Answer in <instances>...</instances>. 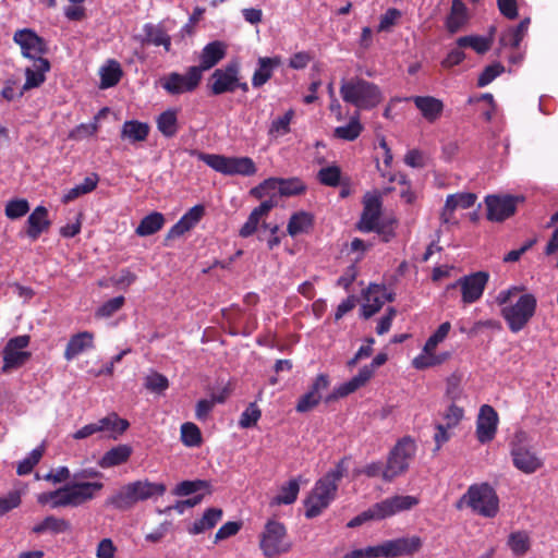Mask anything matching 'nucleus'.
I'll return each mask as SVG.
<instances>
[{
	"label": "nucleus",
	"mask_w": 558,
	"mask_h": 558,
	"mask_svg": "<svg viewBox=\"0 0 558 558\" xmlns=\"http://www.w3.org/2000/svg\"><path fill=\"white\" fill-rule=\"evenodd\" d=\"M340 95L344 102L353 105L360 110H369L383 101L380 88L373 82L361 77L343 81Z\"/></svg>",
	"instance_id": "4"
},
{
	"label": "nucleus",
	"mask_w": 558,
	"mask_h": 558,
	"mask_svg": "<svg viewBox=\"0 0 558 558\" xmlns=\"http://www.w3.org/2000/svg\"><path fill=\"white\" fill-rule=\"evenodd\" d=\"M227 45L222 41L215 40L207 44L199 54L201 75L203 72L214 68L219 61H221L227 54Z\"/></svg>",
	"instance_id": "30"
},
{
	"label": "nucleus",
	"mask_w": 558,
	"mask_h": 558,
	"mask_svg": "<svg viewBox=\"0 0 558 558\" xmlns=\"http://www.w3.org/2000/svg\"><path fill=\"white\" fill-rule=\"evenodd\" d=\"M460 48L470 47L477 53H484L489 50L492 46V39L483 36H464L457 40Z\"/></svg>",
	"instance_id": "54"
},
{
	"label": "nucleus",
	"mask_w": 558,
	"mask_h": 558,
	"mask_svg": "<svg viewBox=\"0 0 558 558\" xmlns=\"http://www.w3.org/2000/svg\"><path fill=\"white\" fill-rule=\"evenodd\" d=\"M363 131L359 114L352 117L347 125L333 130V136L343 141L356 140Z\"/></svg>",
	"instance_id": "50"
},
{
	"label": "nucleus",
	"mask_w": 558,
	"mask_h": 558,
	"mask_svg": "<svg viewBox=\"0 0 558 558\" xmlns=\"http://www.w3.org/2000/svg\"><path fill=\"white\" fill-rule=\"evenodd\" d=\"M44 454V448L43 447H38V448H35L34 450H32L27 457H25L19 464H17V469H16V472L19 475H27L29 474L34 466L36 464H38V462L40 461L41 457Z\"/></svg>",
	"instance_id": "58"
},
{
	"label": "nucleus",
	"mask_w": 558,
	"mask_h": 558,
	"mask_svg": "<svg viewBox=\"0 0 558 558\" xmlns=\"http://www.w3.org/2000/svg\"><path fill=\"white\" fill-rule=\"evenodd\" d=\"M143 45L162 46L167 52L171 49V37L161 25L147 23L143 27Z\"/></svg>",
	"instance_id": "34"
},
{
	"label": "nucleus",
	"mask_w": 558,
	"mask_h": 558,
	"mask_svg": "<svg viewBox=\"0 0 558 558\" xmlns=\"http://www.w3.org/2000/svg\"><path fill=\"white\" fill-rule=\"evenodd\" d=\"M329 384L327 374L317 375L310 390L299 399L295 410L300 413H305L314 409L322 400L320 392L327 389Z\"/></svg>",
	"instance_id": "23"
},
{
	"label": "nucleus",
	"mask_w": 558,
	"mask_h": 558,
	"mask_svg": "<svg viewBox=\"0 0 558 558\" xmlns=\"http://www.w3.org/2000/svg\"><path fill=\"white\" fill-rule=\"evenodd\" d=\"M498 422V413L493 407L488 404L481 407L476 420V437L481 444H487L495 438Z\"/></svg>",
	"instance_id": "17"
},
{
	"label": "nucleus",
	"mask_w": 558,
	"mask_h": 558,
	"mask_svg": "<svg viewBox=\"0 0 558 558\" xmlns=\"http://www.w3.org/2000/svg\"><path fill=\"white\" fill-rule=\"evenodd\" d=\"M496 303L501 307L500 315L512 332L525 328L537 307L536 296L518 286L500 291L496 296Z\"/></svg>",
	"instance_id": "1"
},
{
	"label": "nucleus",
	"mask_w": 558,
	"mask_h": 558,
	"mask_svg": "<svg viewBox=\"0 0 558 558\" xmlns=\"http://www.w3.org/2000/svg\"><path fill=\"white\" fill-rule=\"evenodd\" d=\"M118 551L111 538H102L96 548L97 558H114Z\"/></svg>",
	"instance_id": "64"
},
{
	"label": "nucleus",
	"mask_w": 558,
	"mask_h": 558,
	"mask_svg": "<svg viewBox=\"0 0 558 558\" xmlns=\"http://www.w3.org/2000/svg\"><path fill=\"white\" fill-rule=\"evenodd\" d=\"M205 215V207L204 205H195L194 207L190 208L181 218L180 220L173 225L169 232L167 238L168 239H175L191 229H193L204 217Z\"/></svg>",
	"instance_id": "29"
},
{
	"label": "nucleus",
	"mask_w": 558,
	"mask_h": 558,
	"mask_svg": "<svg viewBox=\"0 0 558 558\" xmlns=\"http://www.w3.org/2000/svg\"><path fill=\"white\" fill-rule=\"evenodd\" d=\"M317 179L323 185L332 187H336L348 181V179L342 177L341 168L335 163L323 167L317 173Z\"/></svg>",
	"instance_id": "47"
},
{
	"label": "nucleus",
	"mask_w": 558,
	"mask_h": 558,
	"mask_svg": "<svg viewBox=\"0 0 558 558\" xmlns=\"http://www.w3.org/2000/svg\"><path fill=\"white\" fill-rule=\"evenodd\" d=\"M125 299L123 296H116L107 302L96 311V316L99 318H107L120 311L124 305Z\"/></svg>",
	"instance_id": "59"
},
{
	"label": "nucleus",
	"mask_w": 558,
	"mask_h": 558,
	"mask_svg": "<svg viewBox=\"0 0 558 558\" xmlns=\"http://www.w3.org/2000/svg\"><path fill=\"white\" fill-rule=\"evenodd\" d=\"M259 547L267 558L289 553L292 545L288 541L286 526L277 520L267 521L259 536Z\"/></svg>",
	"instance_id": "11"
},
{
	"label": "nucleus",
	"mask_w": 558,
	"mask_h": 558,
	"mask_svg": "<svg viewBox=\"0 0 558 558\" xmlns=\"http://www.w3.org/2000/svg\"><path fill=\"white\" fill-rule=\"evenodd\" d=\"M422 547V539L418 536L400 537L386 541L380 544L381 555L385 558H396L404 555H413Z\"/></svg>",
	"instance_id": "19"
},
{
	"label": "nucleus",
	"mask_w": 558,
	"mask_h": 558,
	"mask_svg": "<svg viewBox=\"0 0 558 558\" xmlns=\"http://www.w3.org/2000/svg\"><path fill=\"white\" fill-rule=\"evenodd\" d=\"M102 474L94 470H84L74 474V480L63 486L68 507H78L95 499L104 489L100 481L86 482L89 477H101Z\"/></svg>",
	"instance_id": "6"
},
{
	"label": "nucleus",
	"mask_w": 558,
	"mask_h": 558,
	"mask_svg": "<svg viewBox=\"0 0 558 558\" xmlns=\"http://www.w3.org/2000/svg\"><path fill=\"white\" fill-rule=\"evenodd\" d=\"M300 482L298 478H291L282 484L276 496L270 500L271 506L292 505L299 496Z\"/></svg>",
	"instance_id": "37"
},
{
	"label": "nucleus",
	"mask_w": 558,
	"mask_h": 558,
	"mask_svg": "<svg viewBox=\"0 0 558 558\" xmlns=\"http://www.w3.org/2000/svg\"><path fill=\"white\" fill-rule=\"evenodd\" d=\"M68 531H70V523L54 515L45 517L41 521L35 523L31 530L35 535H43L45 533L61 534Z\"/></svg>",
	"instance_id": "35"
},
{
	"label": "nucleus",
	"mask_w": 558,
	"mask_h": 558,
	"mask_svg": "<svg viewBox=\"0 0 558 558\" xmlns=\"http://www.w3.org/2000/svg\"><path fill=\"white\" fill-rule=\"evenodd\" d=\"M179 109H168L156 120L158 131L166 137H173L179 131Z\"/></svg>",
	"instance_id": "41"
},
{
	"label": "nucleus",
	"mask_w": 558,
	"mask_h": 558,
	"mask_svg": "<svg viewBox=\"0 0 558 558\" xmlns=\"http://www.w3.org/2000/svg\"><path fill=\"white\" fill-rule=\"evenodd\" d=\"M181 441L185 447L195 448L203 444L202 432L199 427L192 423L186 422L181 425Z\"/></svg>",
	"instance_id": "51"
},
{
	"label": "nucleus",
	"mask_w": 558,
	"mask_h": 558,
	"mask_svg": "<svg viewBox=\"0 0 558 558\" xmlns=\"http://www.w3.org/2000/svg\"><path fill=\"white\" fill-rule=\"evenodd\" d=\"M166 486L161 483L137 481L122 486L117 493L110 496L107 504L119 510H126L136 502L146 500L153 496H161Z\"/></svg>",
	"instance_id": "5"
},
{
	"label": "nucleus",
	"mask_w": 558,
	"mask_h": 558,
	"mask_svg": "<svg viewBox=\"0 0 558 558\" xmlns=\"http://www.w3.org/2000/svg\"><path fill=\"white\" fill-rule=\"evenodd\" d=\"M314 225V218L306 211H298L291 216L287 226V232L292 238L308 233Z\"/></svg>",
	"instance_id": "39"
},
{
	"label": "nucleus",
	"mask_w": 558,
	"mask_h": 558,
	"mask_svg": "<svg viewBox=\"0 0 558 558\" xmlns=\"http://www.w3.org/2000/svg\"><path fill=\"white\" fill-rule=\"evenodd\" d=\"M463 505L482 517L494 518L499 510V498L495 489L487 483L476 484L469 487L457 507L461 508Z\"/></svg>",
	"instance_id": "7"
},
{
	"label": "nucleus",
	"mask_w": 558,
	"mask_h": 558,
	"mask_svg": "<svg viewBox=\"0 0 558 558\" xmlns=\"http://www.w3.org/2000/svg\"><path fill=\"white\" fill-rule=\"evenodd\" d=\"M391 294L387 288L381 284H371L364 294V303L362 305V315L369 318L376 314L386 302H390Z\"/></svg>",
	"instance_id": "22"
},
{
	"label": "nucleus",
	"mask_w": 558,
	"mask_h": 558,
	"mask_svg": "<svg viewBox=\"0 0 558 558\" xmlns=\"http://www.w3.org/2000/svg\"><path fill=\"white\" fill-rule=\"evenodd\" d=\"M344 471L345 466L343 461H341L315 483L304 501L306 518L313 519L329 507L336 498L338 484L342 478Z\"/></svg>",
	"instance_id": "2"
},
{
	"label": "nucleus",
	"mask_w": 558,
	"mask_h": 558,
	"mask_svg": "<svg viewBox=\"0 0 558 558\" xmlns=\"http://www.w3.org/2000/svg\"><path fill=\"white\" fill-rule=\"evenodd\" d=\"M144 386L151 392L162 393L169 388V380L165 375L153 371L144 378Z\"/></svg>",
	"instance_id": "56"
},
{
	"label": "nucleus",
	"mask_w": 558,
	"mask_h": 558,
	"mask_svg": "<svg viewBox=\"0 0 558 558\" xmlns=\"http://www.w3.org/2000/svg\"><path fill=\"white\" fill-rule=\"evenodd\" d=\"M281 64V58L275 57H260L257 60V66L252 77V85L254 88H259L265 85L272 76L274 71Z\"/></svg>",
	"instance_id": "31"
},
{
	"label": "nucleus",
	"mask_w": 558,
	"mask_h": 558,
	"mask_svg": "<svg viewBox=\"0 0 558 558\" xmlns=\"http://www.w3.org/2000/svg\"><path fill=\"white\" fill-rule=\"evenodd\" d=\"M404 163L411 168H424L427 165L428 157L418 149H410L404 155Z\"/></svg>",
	"instance_id": "63"
},
{
	"label": "nucleus",
	"mask_w": 558,
	"mask_h": 558,
	"mask_svg": "<svg viewBox=\"0 0 558 558\" xmlns=\"http://www.w3.org/2000/svg\"><path fill=\"white\" fill-rule=\"evenodd\" d=\"M50 226L48 209L45 206H37L26 220L25 233L32 241H36L43 233L49 231Z\"/></svg>",
	"instance_id": "26"
},
{
	"label": "nucleus",
	"mask_w": 558,
	"mask_h": 558,
	"mask_svg": "<svg viewBox=\"0 0 558 558\" xmlns=\"http://www.w3.org/2000/svg\"><path fill=\"white\" fill-rule=\"evenodd\" d=\"M122 70L120 64L110 60L100 70V87L109 88L117 85L121 78Z\"/></svg>",
	"instance_id": "48"
},
{
	"label": "nucleus",
	"mask_w": 558,
	"mask_h": 558,
	"mask_svg": "<svg viewBox=\"0 0 558 558\" xmlns=\"http://www.w3.org/2000/svg\"><path fill=\"white\" fill-rule=\"evenodd\" d=\"M165 221L162 214L154 211L141 220L135 232L140 236L151 235L162 229Z\"/></svg>",
	"instance_id": "46"
},
{
	"label": "nucleus",
	"mask_w": 558,
	"mask_h": 558,
	"mask_svg": "<svg viewBox=\"0 0 558 558\" xmlns=\"http://www.w3.org/2000/svg\"><path fill=\"white\" fill-rule=\"evenodd\" d=\"M373 368L363 366L359 373L345 383L333 388V390L325 398L327 403L348 397L356 390L365 387L374 377Z\"/></svg>",
	"instance_id": "16"
},
{
	"label": "nucleus",
	"mask_w": 558,
	"mask_h": 558,
	"mask_svg": "<svg viewBox=\"0 0 558 558\" xmlns=\"http://www.w3.org/2000/svg\"><path fill=\"white\" fill-rule=\"evenodd\" d=\"M50 71V63L45 58L34 60L32 66L25 69V83L19 92L23 96L25 92L39 87L46 81V73Z\"/></svg>",
	"instance_id": "28"
},
{
	"label": "nucleus",
	"mask_w": 558,
	"mask_h": 558,
	"mask_svg": "<svg viewBox=\"0 0 558 558\" xmlns=\"http://www.w3.org/2000/svg\"><path fill=\"white\" fill-rule=\"evenodd\" d=\"M201 490L210 494V484L207 481L195 480V481H183L179 483L174 489L173 495L179 497L190 496Z\"/></svg>",
	"instance_id": "52"
},
{
	"label": "nucleus",
	"mask_w": 558,
	"mask_h": 558,
	"mask_svg": "<svg viewBox=\"0 0 558 558\" xmlns=\"http://www.w3.org/2000/svg\"><path fill=\"white\" fill-rule=\"evenodd\" d=\"M148 134L149 125L137 120L125 121L121 130V137L131 144L146 141Z\"/></svg>",
	"instance_id": "36"
},
{
	"label": "nucleus",
	"mask_w": 558,
	"mask_h": 558,
	"mask_svg": "<svg viewBox=\"0 0 558 558\" xmlns=\"http://www.w3.org/2000/svg\"><path fill=\"white\" fill-rule=\"evenodd\" d=\"M222 517V510L218 508L207 509L199 520H196L193 525L189 529L191 534H201L207 530L213 529Z\"/></svg>",
	"instance_id": "43"
},
{
	"label": "nucleus",
	"mask_w": 558,
	"mask_h": 558,
	"mask_svg": "<svg viewBox=\"0 0 558 558\" xmlns=\"http://www.w3.org/2000/svg\"><path fill=\"white\" fill-rule=\"evenodd\" d=\"M99 182V177L97 173H92L87 175L83 183L75 185L74 187L70 189L63 196H62V203L69 204L76 198L92 193L94 190H96Z\"/></svg>",
	"instance_id": "42"
},
{
	"label": "nucleus",
	"mask_w": 558,
	"mask_h": 558,
	"mask_svg": "<svg viewBox=\"0 0 558 558\" xmlns=\"http://www.w3.org/2000/svg\"><path fill=\"white\" fill-rule=\"evenodd\" d=\"M197 156L208 167L225 175L251 177L257 172V167L251 157H228L205 153H198Z\"/></svg>",
	"instance_id": "9"
},
{
	"label": "nucleus",
	"mask_w": 558,
	"mask_h": 558,
	"mask_svg": "<svg viewBox=\"0 0 558 558\" xmlns=\"http://www.w3.org/2000/svg\"><path fill=\"white\" fill-rule=\"evenodd\" d=\"M468 21V9L462 0H452L447 27L451 33L458 32Z\"/></svg>",
	"instance_id": "44"
},
{
	"label": "nucleus",
	"mask_w": 558,
	"mask_h": 558,
	"mask_svg": "<svg viewBox=\"0 0 558 558\" xmlns=\"http://www.w3.org/2000/svg\"><path fill=\"white\" fill-rule=\"evenodd\" d=\"M304 185L298 179H279V194L284 196L300 194Z\"/></svg>",
	"instance_id": "61"
},
{
	"label": "nucleus",
	"mask_w": 558,
	"mask_h": 558,
	"mask_svg": "<svg viewBox=\"0 0 558 558\" xmlns=\"http://www.w3.org/2000/svg\"><path fill=\"white\" fill-rule=\"evenodd\" d=\"M14 41L21 47L24 57L36 60L46 53V41L31 29H21L14 34Z\"/></svg>",
	"instance_id": "18"
},
{
	"label": "nucleus",
	"mask_w": 558,
	"mask_h": 558,
	"mask_svg": "<svg viewBox=\"0 0 558 558\" xmlns=\"http://www.w3.org/2000/svg\"><path fill=\"white\" fill-rule=\"evenodd\" d=\"M488 281V274L478 271L469 276L460 278L456 283L449 288H459L461 292L462 302L464 304H472L477 302L485 290Z\"/></svg>",
	"instance_id": "14"
},
{
	"label": "nucleus",
	"mask_w": 558,
	"mask_h": 558,
	"mask_svg": "<svg viewBox=\"0 0 558 558\" xmlns=\"http://www.w3.org/2000/svg\"><path fill=\"white\" fill-rule=\"evenodd\" d=\"M437 348L426 340L421 353L412 360V366L415 369L423 371L445 363L450 354L448 352L437 353Z\"/></svg>",
	"instance_id": "27"
},
{
	"label": "nucleus",
	"mask_w": 558,
	"mask_h": 558,
	"mask_svg": "<svg viewBox=\"0 0 558 558\" xmlns=\"http://www.w3.org/2000/svg\"><path fill=\"white\" fill-rule=\"evenodd\" d=\"M487 219L490 221H504L511 217L518 204V198L510 195H488L485 197Z\"/></svg>",
	"instance_id": "15"
},
{
	"label": "nucleus",
	"mask_w": 558,
	"mask_h": 558,
	"mask_svg": "<svg viewBox=\"0 0 558 558\" xmlns=\"http://www.w3.org/2000/svg\"><path fill=\"white\" fill-rule=\"evenodd\" d=\"M201 69L190 66L184 74L171 72L160 77V86L172 96L193 93L202 81Z\"/></svg>",
	"instance_id": "12"
},
{
	"label": "nucleus",
	"mask_w": 558,
	"mask_h": 558,
	"mask_svg": "<svg viewBox=\"0 0 558 558\" xmlns=\"http://www.w3.org/2000/svg\"><path fill=\"white\" fill-rule=\"evenodd\" d=\"M262 412L255 403H251L241 414L239 425L242 428H250L257 424Z\"/></svg>",
	"instance_id": "60"
},
{
	"label": "nucleus",
	"mask_w": 558,
	"mask_h": 558,
	"mask_svg": "<svg viewBox=\"0 0 558 558\" xmlns=\"http://www.w3.org/2000/svg\"><path fill=\"white\" fill-rule=\"evenodd\" d=\"M363 214L360 220V229L372 231L378 226L381 202L377 192L367 193L363 199Z\"/></svg>",
	"instance_id": "25"
},
{
	"label": "nucleus",
	"mask_w": 558,
	"mask_h": 558,
	"mask_svg": "<svg viewBox=\"0 0 558 558\" xmlns=\"http://www.w3.org/2000/svg\"><path fill=\"white\" fill-rule=\"evenodd\" d=\"M410 100L422 118L430 124L436 123L444 114L445 104L441 99L433 96H413Z\"/></svg>",
	"instance_id": "24"
},
{
	"label": "nucleus",
	"mask_w": 558,
	"mask_h": 558,
	"mask_svg": "<svg viewBox=\"0 0 558 558\" xmlns=\"http://www.w3.org/2000/svg\"><path fill=\"white\" fill-rule=\"evenodd\" d=\"M415 452L416 444L414 439L409 436L399 439L388 454L387 463L383 472V480L391 482L396 477L404 474L409 470Z\"/></svg>",
	"instance_id": "10"
},
{
	"label": "nucleus",
	"mask_w": 558,
	"mask_h": 558,
	"mask_svg": "<svg viewBox=\"0 0 558 558\" xmlns=\"http://www.w3.org/2000/svg\"><path fill=\"white\" fill-rule=\"evenodd\" d=\"M29 341L31 338L27 335L17 336L8 341L3 349L2 371L4 373L21 367L29 360L31 353L25 350Z\"/></svg>",
	"instance_id": "13"
},
{
	"label": "nucleus",
	"mask_w": 558,
	"mask_h": 558,
	"mask_svg": "<svg viewBox=\"0 0 558 558\" xmlns=\"http://www.w3.org/2000/svg\"><path fill=\"white\" fill-rule=\"evenodd\" d=\"M99 433H106L108 437L117 439L129 427L126 420L120 418L116 413H110L98 422Z\"/></svg>",
	"instance_id": "38"
},
{
	"label": "nucleus",
	"mask_w": 558,
	"mask_h": 558,
	"mask_svg": "<svg viewBox=\"0 0 558 558\" xmlns=\"http://www.w3.org/2000/svg\"><path fill=\"white\" fill-rule=\"evenodd\" d=\"M476 201L477 195L471 192H459L448 195L440 214V219L445 223L454 222V211L457 209H469L474 206Z\"/></svg>",
	"instance_id": "20"
},
{
	"label": "nucleus",
	"mask_w": 558,
	"mask_h": 558,
	"mask_svg": "<svg viewBox=\"0 0 558 558\" xmlns=\"http://www.w3.org/2000/svg\"><path fill=\"white\" fill-rule=\"evenodd\" d=\"M509 446L512 463L522 473L533 474L543 468V460L532 450L526 432L517 430Z\"/></svg>",
	"instance_id": "8"
},
{
	"label": "nucleus",
	"mask_w": 558,
	"mask_h": 558,
	"mask_svg": "<svg viewBox=\"0 0 558 558\" xmlns=\"http://www.w3.org/2000/svg\"><path fill=\"white\" fill-rule=\"evenodd\" d=\"M279 194V179L278 178H269L263 181L259 185L253 187L250 191V194L257 198H264L266 196H276Z\"/></svg>",
	"instance_id": "55"
},
{
	"label": "nucleus",
	"mask_w": 558,
	"mask_h": 558,
	"mask_svg": "<svg viewBox=\"0 0 558 558\" xmlns=\"http://www.w3.org/2000/svg\"><path fill=\"white\" fill-rule=\"evenodd\" d=\"M37 502L41 506H49L52 509L68 507L64 487L52 492L40 493L36 497Z\"/></svg>",
	"instance_id": "53"
},
{
	"label": "nucleus",
	"mask_w": 558,
	"mask_h": 558,
	"mask_svg": "<svg viewBox=\"0 0 558 558\" xmlns=\"http://www.w3.org/2000/svg\"><path fill=\"white\" fill-rule=\"evenodd\" d=\"M132 454V448L128 445H119L109 451H107L98 464L102 469H108L112 466L120 465L125 463Z\"/></svg>",
	"instance_id": "40"
},
{
	"label": "nucleus",
	"mask_w": 558,
	"mask_h": 558,
	"mask_svg": "<svg viewBox=\"0 0 558 558\" xmlns=\"http://www.w3.org/2000/svg\"><path fill=\"white\" fill-rule=\"evenodd\" d=\"M95 347V335L92 331H82L73 335L64 350V359L71 361L86 350Z\"/></svg>",
	"instance_id": "32"
},
{
	"label": "nucleus",
	"mask_w": 558,
	"mask_h": 558,
	"mask_svg": "<svg viewBox=\"0 0 558 558\" xmlns=\"http://www.w3.org/2000/svg\"><path fill=\"white\" fill-rule=\"evenodd\" d=\"M464 411L462 408L450 404L444 412L442 418L447 428L456 427L462 420Z\"/></svg>",
	"instance_id": "62"
},
{
	"label": "nucleus",
	"mask_w": 558,
	"mask_h": 558,
	"mask_svg": "<svg viewBox=\"0 0 558 558\" xmlns=\"http://www.w3.org/2000/svg\"><path fill=\"white\" fill-rule=\"evenodd\" d=\"M420 499L411 495H396L386 498L351 519L347 526L356 527L368 521H381L417 506Z\"/></svg>",
	"instance_id": "3"
},
{
	"label": "nucleus",
	"mask_w": 558,
	"mask_h": 558,
	"mask_svg": "<svg viewBox=\"0 0 558 558\" xmlns=\"http://www.w3.org/2000/svg\"><path fill=\"white\" fill-rule=\"evenodd\" d=\"M29 211V203L25 198L10 199L5 205V216L15 220L24 217Z\"/></svg>",
	"instance_id": "57"
},
{
	"label": "nucleus",
	"mask_w": 558,
	"mask_h": 558,
	"mask_svg": "<svg viewBox=\"0 0 558 558\" xmlns=\"http://www.w3.org/2000/svg\"><path fill=\"white\" fill-rule=\"evenodd\" d=\"M295 117V111L289 109L282 116L275 118L269 125L268 135L272 138H279L291 131V123Z\"/></svg>",
	"instance_id": "45"
},
{
	"label": "nucleus",
	"mask_w": 558,
	"mask_h": 558,
	"mask_svg": "<svg viewBox=\"0 0 558 558\" xmlns=\"http://www.w3.org/2000/svg\"><path fill=\"white\" fill-rule=\"evenodd\" d=\"M274 206L275 202L272 199H268L263 202L258 207L254 208L250 214L246 222L240 229V236H251L257 230L260 220L264 217L268 216L269 211L274 208Z\"/></svg>",
	"instance_id": "33"
},
{
	"label": "nucleus",
	"mask_w": 558,
	"mask_h": 558,
	"mask_svg": "<svg viewBox=\"0 0 558 558\" xmlns=\"http://www.w3.org/2000/svg\"><path fill=\"white\" fill-rule=\"evenodd\" d=\"M510 550L517 557L524 556L531 548V539L526 532L517 531L509 535L507 542Z\"/></svg>",
	"instance_id": "49"
},
{
	"label": "nucleus",
	"mask_w": 558,
	"mask_h": 558,
	"mask_svg": "<svg viewBox=\"0 0 558 558\" xmlns=\"http://www.w3.org/2000/svg\"><path fill=\"white\" fill-rule=\"evenodd\" d=\"M239 68L236 64H229L225 69L216 70L211 75V93L221 95L234 92L238 88Z\"/></svg>",
	"instance_id": "21"
}]
</instances>
